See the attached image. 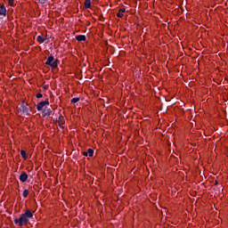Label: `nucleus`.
Returning <instances> with one entry per match:
<instances>
[{"instance_id": "1", "label": "nucleus", "mask_w": 228, "mask_h": 228, "mask_svg": "<svg viewBox=\"0 0 228 228\" xmlns=\"http://www.w3.org/2000/svg\"><path fill=\"white\" fill-rule=\"evenodd\" d=\"M30 218H33V212L28 209L25 211V213L20 216V218L14 219V224H18L19 227H22L23 225H27Z\"/></svg>"}, {"instance_id": "2", "label": "nucleus", "mask_w": 228, "mask_h": 228, "mask_svg": "<svg viewBox=\"0 0 228 228\" xmlns=\"http://www.w3.org/2000/svg\"><path fill=\"white\" fill-rule=\"evenodd\" d=\"M58 63H60V61L58 59L54 60V56L51 54L45 62V65H48V67H51L52 69H58Z\"/></svg>"}, {"instance_id": "3", "label": "nucleus", "mask_w": 228, "mask_h": 228, "mask_svg": "<svg viewBox=\"0 0 228 228\" xmlns=\"http://www.w3.org/2000/svg\"><path fill=\"white\" fill-rule=\"evenodd\" d=\"M45 106H49V99H46L45 101L40 102L37 105V111H42L44 110Z\"/></svg>"}, {"instance_id": "4", "label": "nucleus", "mask_w": 228, "mask_h": 228, "mask_svg": "<svg viewBox=\"0 0 228 228\" xmlns=\"http://www.w3.org/2000/svg\"><path fill=\"white\" fill-rule=\"evenodd\" d=\"M20 111H22L24 115H29V108L26 107L24 103H22L20 107Z\"/></svg>"}, {"instance_id": "5", "label": "nucleus", "mask_w": 228, "mask_h": 228, "mask_svg": "<svg viewBox=\"0 0 228 228\" xmlns=\"http://www.w3.org/2000/svg\"><path fill=\"white\" fill-rule=\"evenodd\" d=\"M51 113H53V110H51L50 108H45L42 112V115L43 117H51Z\"/></svg>"}, {"instance_id": "6", "label": "nucleus", "mask_w": 228, "mask_h": 228, "mask_svg": "<svg viewBox=\"0 0 228 228\" xmlns=\"http://www.w3.org/2000/svg\"><path fill=\"white\" fill-rule=\"evenodd\" d=\"M20 181H21V183H26L28 181V173L26 172H21L20 175Z\"/></svg>"}, {"instance_id": "7", "label": "nucleus", "mask_w": 228, "mask_h": 228, "mask_svg": "<svg viewBox=\"0 0 228 228\" xmlns=\"http://www.w3.org/2000/svg\"><path fill=\"white\" fill-rule=\"evenodd\" d=\"M0 15L6 17V6L4 4H0Z\"/></svg>"}, {"instance_id": "8", "label": "nucleus", "mask_w": 228, "mask_h": 228, "mask_svg": "<svg viewBox=\"0 0 228 228\" xmlns=\"http://www.w3.org/2000/svg\"><path fill=\"white\" fill-rule=\"evenodd\" d=\"M76 40L77 42H86V37L85 35H77L76 36Z\"/></svg>"}, {"instance_id": "9", "label": "nucleus", "mask_w": 228, "mask_h": 228, "mask_svg": "<svg viewBox=\"0 0 228 228\" xmlns=\"http://www.w3.org/2000/svg\"><path fill=\"white\" fill-rule=\"evenodd\" d=\"M126 12V9L125 8H121L119 10V12L117 13V17H118V19H122L124 17V13Z\"/></svg>"}, {"instance_id": "10", "label": "nucleus", "mask_w": 228, "mask_h": 228, "mask_svg": "<svg viewBox=\"0 0 228 228\" xmlns=\"http://www.w3.org/2000/svg\"><path fill=\"white\" fill-rule=\"evenodd\" d=\"M84 6H85L86 10H88V8H90V6H92V0H86Z\"/></svg>"}, {"instance_id": "11", "label": "nucleus", "mask_w": 228, "mask_h": 228, "mask_svg": "<svg viewBox=\"0 0 228 228\" xmlns=\"http://www.w3.org/2000/svg\"><path fill=\"white\" fill-rule=\"evenodd\" d=\"M37 41L39 44H44V43L45 42V38H44L42 36H37Z\"/></svg>"}, {"instance_id": "12", "label": "nucleus", "mask_w": 228, "mask_h": 228, "mask_svg": "<svg viewBox=\"0 0 228 228\" xmlns=\"http://www.w3.org/2000/svg\"><path fill=\"white\" fill-rule=\"evenodd\" d=\"M28 195H29V191H28L27 189H25V190L23 191L22 197H23L24 199H28Z\"/></svg>"}, {"instance_id": "13", "label": "nucleus", "mask_w": 228, "mask_h": 228, "mask_svg": "<svg viewBox=\"0 0 228 228\" xmlns=\"http://www.w3.org/2000/svg\"><path fill=\"white\" fill-rule=\"evenodd\" d=\"M87 154H88L89 158H92L94 156V149L89 148L87 150Z\"/></svg>"}, {"instance_id": "14", "label": "nucleus", "mask_w": 228, "mask_h": 228, "mask_svg": "<svg viewBox=\"0 0 228 228\" xmlns=\"http://www.w3.org/2000/svg\"><path fill=\"white\" fill-rule=\"evenodd\" d=\"M70 102L71 104H76V102H79V97L72 98Z\"/></svg>"}, {"instance_id": "15", "label": "nucleus", "mask_w": 228, "mask_h": 228, "mask_svg": "<svg viewBox=\"0 0 228 228\" xmlns=\"http://www.w3.org/2000/svg\"><path fill=\"white\" fill-rule=\"evenodd\" d=\"M20 154H21L23 159H28V156H26V151L22 150L20 151Z\"/></svg>"}, {"instance_id": "16", "label": "nucleus", "mask_w": 228, "mask_h": 228, "mask_svg": "<svg viewBox=\"0 0 228 228\" xmlns=\"http://www.w3.org/2000/svg\"><path fill=\"white\" fill-rule=\"evenodd\" d=\"M59 126L61 129H63L65 127V121H59Z\"/></svg>"}, {"instance_id": "17", "label": "nucleus", "mask_w": 228, "mask_h": 228, "mask_svg": "<svg viewBox=\"0 0 228 228\" xmlns=\"http://www.w3.org/2000/svg\"><path fill=\"white\" fill-rule=\"evenodd\" d=\"M37 99H42L44 97V94L38 93L37 95H36Z\"/></svg>"}, {"instance_id": "18", "label": "nucleus", "mask_w": 228, "mask_h": 228, "mask_svg": "<svg viewBox=\"0 0 228 228\" xmlns=\"http://www.w3.org/2000/svg\"><path fill=\"white\" fill-rule=\"evenodd\" d=\"M38 2L40 3V4H45V3H47V0H38Z\"/></svg>"}, {"instance_id": "19", "label": "nucleus", "mask_w": 228, "mask_h": 228, "mask_svg": "<svg viewBox=\"0 0 228 228\" xmlns=\"http://www.w3.org/2000/svg\"><path fill=\"white\" fill-rule=\"evenodd\" d=\"M13 1L14 0H8L10 6H14Z\"/></svg>"}, {"instance_id": "20", "label": "nucleus", "mask_w": 228, "mask_h": 228, "mask_svg": "<svg viewBox=\"0 0 228 228\" xmlns=\"http://www.w3.org/2000/svg\"><path fill=\"white\" fill-rule=\"evenodd\" d=\"M83 156H86V157L88 156V151H84Z\"/></svg>"}]
</instances>
